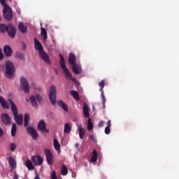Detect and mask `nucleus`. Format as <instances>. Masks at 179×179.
<instances>
[{
    "instance_id": "nucleus-18",
    "label": "nucleus",
    "mask_w": 179,
    "mask_h": 179,
    "mask_svg": "<svg viewBox=\"0 0 179 179\" xmlns=\"http://www.w3.org/2000/svg\"><path fill=\"white\" fill-rule=\"evenodd\" d=\"M8 164L11 167L10 171H13L14 169H16V159L13 157H8Z\"/></svg>"
},
{
    "instance_id": "nucleus-28",
    "label": "nucleus",
    "mask_w": 179,
    "mask_h": 179,
    "mask_svg": "<svg viewBox=\"0 0 179 179\" xmlns=\"http://www.w3.org/2000/svg\"><path fill=\"white\" fill-rule=\"evenodd\" d=\"M30 121V116L29 115V114L26 113L24 115V126L26 127H29V122Z\"/></svg>"
},
{
    "instance_id": "nucleus-29",
    "label": "nucleus",
    "mask_w": 179,
    "mask_h": 179,
    "mask_svg": "<svg viewBox=\"0 0 179 179\" xmlns=\"http://www.w3.org/2000/svg\"><path fill=\"white\" fill-rule=\"evenodd\" d=\"M91 162L92 163H96V162H97V150H96V149L93 150V155L91 158Z\"/></svg>"
},
{
    "instance_id": "nucleus-34",
    "label": "nucleus",
    "mask_w": 179,
    "mask_h": 179,
    "mask_svg": "<svg viewBox=\"0 0 179 179\" xmlns=\"http://www.w3.org/2000/svg\"><path fill=\"white\" fill-rule=\"evenodd\" d=\"M54 148L55 150H59L61 149V145H59V142H58V140L57 139L54 140Z\"/></svg>"
},
{
    "instance_id": "nucleus-8",
    "label": "nucleus",
    "mask_w": 179,
    "mask_h": 179,
    "mask_svg": "<svg viewBox=\"0 0 179 179\" xmlns=\"http://www.w3.org/2000/svg\"><path fill=\"white\" fill-rule=\"evenodd\" d=\"M99 85L101 87L100 92H101V99L102 100V104L103 106V108H106V96H104V90H103V89H104V86H106V83H104V80L101 81L99 83Z\"/></svg>"
},
{
    "instance_id": "nucleus-23",
    "label": "nucleus",
    "mask_w": 179,
    "mask_h": 179,
    "mask_svg": "<svg viewBox=\"0 0 179 179\" xmlns=\"http://www.w3.org/2000/svg\"><path fill=\"white\" fill-rule=\"evenodd\" d=\"M57 104L59 106V107H62V108H63V110H64L66 112L68 111V105L64 103L62 100L57 101Z\"/></svg>"
},
{
    "instance_id": "nucleus-20",
    "label": "nucleus",
    "mask_w": 179,
    "mask_h": 179,
    "mask_svg": "<svg viewBox=\"0 0 179 179\" xmlns=\"http://www.w3.org/2000/svg\"><path fill=\"white\" fill-rule=\"evenodd\" d=\"M78 128L79 131L80 139H83L85 138V135H86V130H85V128L82 127V124L78 125Z\"/></svg>"
},
{
    "instance_id": "nucleus-31",
    "label": "nucleus",
    "mask_w": 179,
    "mask_h": 179,
    "mask_svg": "<svg viewBox=\"0 0 179 179\" xmlns=\"http://www.w3.org/2000/svg\"><path fill=\"white\" fill-rule=\"evenodd\" d=\"M61 174L62 176H66L68 174V168L65 165L62 166Z\"/></svg>"
},
{
    "instance_id": "nucleus-7",
    "label": "nucleus",
    "mask_w": 179,
    "mask_h": 179,
    "mask_svg": "<svg viewBox=\"0 0 179 179\" xmlns=\"http://www.w3.org/2000/svg\"><path fill=\"white\" fill-rule=\"evenodd\" d=\"M20 83L22 90H23L24 93H29L30 86L29 85V82H27V80L22 77L20 79Z\"/></svg>"
},
{
    "instance_id": "nucleus-36",
    "label": "nucleus",
    "mask_w": 179,
    "mask_h": 179,
    "mask_svg": "<svg viewBox=\"0 0 179 179\" xmlns=\"http://www.w3.org/2000/svg\"><path fill=\"white\" fill-rule=\"evenodd\" d=\"M15 57L16 58H20V59H24V54L21 52H17Z\"/></svg>"
},
{
    "instance_id": "nucleus-32",
    "label": "nucleus",
    "mask_w": 179,
    "mask_h": 179,
    "mask_svg": "<svg viewBox=\"0 0 179 179\" xmlns=\"http://www.w3.org/2000/svg\"><path fill=\"white\" fill-rule=\"evenodd\" d=\"M0 31L1 33H5V31H8V26H6L5 24H1Z\"/></svg>"
},
{
    "instance_id": "nucleus-15",
    "label": "nucleus",
    "mask_w": 179,
    "mask_h": 179,
    "mask_svg": "<svg viewBox=\"0 0 179 179\" xmlns=\"http://www.w3.org/2000/svg\"><path fill=\"white\" fill-rule=\"evenodd\" d=\"M1 121L3 123L4 125H10V117H9V115L6 113H3L1 115Z\"/></svg>"
},
{
    "instance_id": "nucleus-27",
    "label": "nucleus",
    "mask_w": 179,
    "mask_h": 179,
    "mask_svg": "<svg viewBox=\"0 0 179 179\" xmlns=\"http://www.w3.org/2000/svg\"><path fill=\"white\" fill-rule=\"evenodd\" d=\"M71 131H72V127H71V124H69V123H66L64 124V134H69Z\"/></svg>"
},
{
    "instance_id": "nucleus-2",
    "label": "nucleus",
    "mask_w": 179,
    "mask_h": 179,
    "mask_svg": "<svg viewBox=\"0 0 179 179\" xmlns=\"http://www.w3.org/2000/svg\"><path fill=\"white\" fill-rule=\"evenodd\" d=\"M10 105L11 106L12 113L14 115V120L17 125H23V115L17 114V107L13 103L12 99L8 100Z\"/></svg>"
},
{
    "instance_id": "nucleus-21",
    "label": "nucleus",
    "mask_w": 179,
    "mask_h": 179,
    "mask_svg": "<svg viewBox=\"0 0 179 179\" xmlns=\"http://www.w3.org/2000/svg\"><path fill=\"white\" fill-rule=\"evenodd\" d=\"M69 62L71 64V66L76 64V56L73 53H70L69 57Z\"/></svg>"
},
{
    "instance_id": "nucleus-4",
    "label": "nucleus",
    "mask_w": 179,
    "mask_h": 179,
    "mask_svg": "<svg viewBox=\"0 0 179 179\" xmlns=\"http://www.w3.org/2000/svg\"><path fill=\"white\" fill-rule=\"evenodd\" d=\"M49 99L52 106L57 104V88L55 85H52L49 89Z\"/></svg>"
},
{
    "instance_id": "nucleus-1",
    "label": "nucleus",
    "mask_w": 179,
    "mask_h": 179,
    "mask_svg": "<svg viewBox=\"0 0 179 179\" xmlns=\"http://www.w3.org/2000/svg\"><path fill=\"white\" fill-rule=\"evenodd\" d=\"M60 58V66L64 71V73L65 74L66 77L69 79L70 80H72L73 83H78V80L76 78L72 77V74L69 71V69L66 68V64L65 63V58H64V56L61 54L59 55Z\"/></svg>"
},
{
    "instance_id": "nucleus-48",
    "label": "nucleus",
    "mask_w": 179,
    "mask_h": 179,
    "mask_svg": "<svg viewBox=\"0 0 179 179\" xmlns=\"http://www.w3.org/2000/svg\"><path fill=\"white\" fill-rule=\"evenodd\" d=\"M76 149H79V143L76 144Z\"/></svg>"
},
{
    "instance_id": "nucleus-40",
    "label": "nucleus",
    "mask_w": 179,
    "mask_h": 179,
    "mask_svg": "<svg viewBox=\"0 0 179 179\" xmlns=\"http://www.w3.org/2000/svg\"><path fill=\"white\" fill-rule=\"evenodd\" d=\"M52 179H58V178H57V173H55V171L52 172Z\"/></svg>"
},
{
    "instance_id": "nucleus-35",
    "label": "nucleus",
    "mask_w": 179,
    "mask_h": 179,
    "mask_svg": "<svg viewBox=\"0 0 179 179\" xmlns=\"http://www.w3.org/2000/svg\"><path fill=\"white\" fill-rule=\"evenodd\" d=\"M30 101L33 107H37V102L36 101V96H32L30 97Z\"/></svg>"
},
{
    "instance_id": "nucleus-51",
    "label": "nucleus",
    "mask_w": 179,
    "mask_h": 179,
    "mask_svg": "<svg viewBox=\"0 0 179 179\" xmlns=\"http://www.w3.org/2000/svg\"><path fill=\"white\" fill-rule=\"evenodd\" d=\"M0 92H1V88H0Z\"/></svg>"
},
{
    "instance_id": "nucleus-39",
    "label": "nucleus",
    "mask_w": 179,
    "mask_h": 179,
    "mask_svg": "<svg viewBox=\"0 0 179 179\" xmlns=\"http://www.w3.org/2000/svg\"><path fill=\"white\" fill-rule=\"evenodd\" d=\"M111 132V130H110V127H106L105 128V134H106V135H110V133Z\"/></svg>"
},
{
    "instance_id": "nucleus-44",
    "label": "nucleus",
    "mask_w": 179,
    "mask_h": 179,
    "mask_svg": "<svg viewBox=\"0 0 179 179\" xmlns=\"http://www.w3.org/2000/svg\"><path fill=\"white\" fill-rule=\"evenodd\" d=\"M89 139H90V141H92L93 142L96 141V139L94 138V136L92 134L89 136Z\"/></svg>"
},
{
    "instance_id": "nucleus-9",
    "label": "nucleus",
    "mask_w": 179,
    "mask_h": 179,
    "mask_svg": "<svg viewBox=\"0 0 179 179\" xmlns=\"http://www.w3.org/2000/svg\"><path fill=\"white\" fill-rule=\"evenodd\" d=\"M44 152L46 156L48 164H49V166H51V164L54 163V155H52V152H51L49 149H45Z\"/></svg>"
},
{
    "instance_id": "nucleus-19",
    "label": "nucleus",
    "mask_w": 179,
    "mask_h": 179,
    "mask_svg": "<svg viewBox=\"0 0 179 179\" xmlns=\"http://www.w3.org/2000/svg\"><path fill=\"white\" fill-rule=\"evenodd\" d=\"M3 52L5 57H11L13 51L12 50V48L9 45H5L3 47Z\"/></svg>"
},
{
    "instance_id": "nucleus-25",
    "label": "nucleus",
    "mask_w": 179,
    "mask_h": 179,
    "mask_svg": "<svg viewBox=\"0 0 179 179\" xmlns=\"http://www.w3.org/2000/svg\"><path fill=\"white\" fill-rule=\"evenodd\" d=\"M26 167L28 170H34V165H33V162L30 159H27Z\"/></svg>"
},
{
    "instance_id": "nucleus-10",
    "label": "nucleus",
    "mask_w": 179,
    "mask_h": 179,
    "mask_svg": "<svg viewBox=\"0 0 179 179\" xmlns=\"http://www.w3.org/2000/svg\"><path fill=\"white\" fill-rule=\"evenodd\" d=\"M27 131L29 134V135L31 136V138L34 141H37L38 138V133H37V131L34 129L32 127H28L27 128Z\"/></svg>"
},
{
    "instance_id": "nucleus-52",
    "label": "nucleus",
    "mask_w": 179,
    "mask_h": 179,
    "mask_svg": "<svg viewBox=\"0 0 179 179\" xmlns=\"http://www.w3.org/2000/svg\"><path fill=\"white\" fill-rule=\"evenodd\" d=\"M10 1H12V0H10Z\"/></svg>"
},
{
    "instance_id": "nucleus-42",
    "label": "nucleus",
    "mask_w": 179,
    "mask_h": 179,
    "mask_svg": "<svg viewBox=\"0 0 179 179\" xmlns=\"http://www.w3.org/2000/svg\"><path fill=\"white\" fill-rule=\"evenodd\" d=\"M3 59V53H2V49L0 48V61H2Z\"/></svg>"
},
{
    "instance_id": "nucleus-41",
    "label": "nucleus",
    "mask_w": 179,
    "mask_h": 179,
    "mask_svg": "<svg viewBox=\"0 0 179 179\" xmlns=\"http://www.w3.org/2000/svg\"><path fill=\"white\" fill-rule=\"evenodd\" d=\"M1 4L5 8V6H8V5L6 3V0H0Z\"/></svg>"
},
{
    "instance_id": "nucleus-46",
    "label": "nucleus",
    "mask_w": 179,
    "mask_h": 179,
    "mask_svg": "<svg viewBox=\"0 0 179 179\" xmlns=\"http://www.w3.org/2000/svg\"><path fill=\"white\" fill-rule=\"evenodd\" d=\"M13 179H19V176L17 175V173H15V174L14 175V177H13Z\"/></svg>"
},
{
    "instance_id": "nucleus-43",
    "label": "nucleus",
    "mask_w": 179,
    "mask_h": 179,
    "mask_svg": "<svg viewBox=\"0 0 179 179\" xmlns=\"http://www.w3.org/2000/svg\"><path fill=\"white\" fill-rule=\"evenodd\" d=\"M98 127L99 128H101L102 127H104V122L103 121H101L99 122V124H98Z\"/></svg>"
},
{
    "instance_id": "nucleus-11",
    "label": "nucleus",
    "mask_w": 179,
    "mask_h": 179,
    "mask_svg": "<svg viewBox=\"0 0 179 179\" xmlns=\"http://www.w3.org/2000/svg\"><path fill=\"white\" fill-rule=\"evenodd\" d=\"M39 57H41V59L45 62L48 65H51V60L50 59V57L44 50L39 52Z\"/></svg>"
},
{
    "instance_id": "nucleus-49",
    "label": "nucleus",
    "mask_w": 179,
    "mask_h": 179,
    "mask_svg": "<svg viewBox=\"0 0 179 179\" xmlns=\"http://www.w3.org/2000/svg\"><path fill=\"white\" fill-rule=\"evenodd\" d=\"M17 13L19 14V15H20V10L19 9V10H17Z\"/></svg>"
},
{
    "instance_id": "nucleus-12",
    "label": "nucleus",
    "mask_w": 179,
    "mask_h": 179,
    "mask_svg": "<svg viewBox=\"0 0 179 179\" xmlns=\"http://www.w3.org/2000/svg\"><path fill=\"white\" fill-rule=\"evenodd\" d=\"M38 129L41 131V132H49V131L47 129V124H45V122L43 120H41L38 122Z\"/></svg>"
},
{
    "instance_id": "nucleus-6",
    "label": "nucleus",
    "mask_w": 179,
    "mask_h": 179,
    "mask_svg": "<svg viewBox=\"0 0 179 179\" xmlns=\"http://www.w3.org/2000/svg\"><path fill=\"white\" fill-rule=\"evenodd\" d=\"M3 13L6 20H8V22L12 20V17H13V13H12V8H10V7L8 6L3 7Z\"/></svg>"
},
{
    "instance_id": "nucleus-17",
    "label": "nucleus",
    "mask_w": 179,
    "mask_h": 179,
    "mask_svg": "<svg viewBox=\"0 0 179 179\" xmlns=\"http://www.w3.org/2000/svg\"><path fill=\"white\" fill-rule=\"evenodd\" d=\"M72 71L75 75H80V73H82V66L80 65H78V64H76L73 66H71Z\"/></svg>"
},
{
    "instance_id": "nucleus-22",
    "label": "nucleus",
    "mask_w": 179,
    "mask_h": 179,
    "mask_svg": "<svg viewBox=\"0 0 179 179\" xmlns=\"http://www.w3.org/2000/svg\"><path fill=\"white\" fill-rule=\"evenodd\" d=\"M18 29L21 33H27V27L23 22H19Z\"/></svg>"
},
{
    "instance_id": "nucleus-33",
    "label": "nucleus",
    "mask_w": 179,
    "mask_h": 179,
    "mask_svg": "<svg viewBox=\"0 0 179 179\" xmlns=\"http://www.w3.org/2000/svg\"><path fill=\"white\" fill-rule=\"evenodd\" d=\"M70 93L76 100H80L79 93H78V92L73 90L71 91Z\"/></svg>"
},
{
    "instance_id": "nucleus-16",
    "label": "nucleus",
    "mask_w": 179,
    "mask_h": 179,
    "mask_svg": "<svg viewBox=\"0 0 179 179\" xmlns=\"http://www.w3.org/2000/svg\"><path fill=\"white\" fill-rule=\"evenodd\" d=\"M34 47H35V50L38 51V52H41V51H44V48L43 47V45L36 38H34Z\"/></svg>"
},
{
    "instance_id": "nucleus-47",
    "label": "nucleus",
    "mask_w": 179,
    "mask_h": 179,
    "mask_svg": "<svg viewBox=\"0 0 179 179\" xmlns=\"http://www.w3.org/2000/svg\"><path fill=\"white\" fill-rule=\"evenodd\" d=\"M2 135H3V131L0 127V136H2Z\"/></svg>"
},
{
    "instance_id": "nucleus-38",
    "label": "nucleus",
    "mask_w": 179,
    "mask_h": 179,
    "mask_svg": "<svg viewBox=\"0 0 179 179\" xmlns=\"http://www.w3.org/2000/svg\"><path fill=\"white\" fill-rule=\"evenodd\" d=\"M36 99L37 101H38V103H41V100H43V97L40 94H36Z\"/></svg>"
},
{
    "instance_id": "nucleus-50",
    "label": "nucleus",
    "mask_w": 179,
    "mask_h": 179,
    "mask_svg": "<svg viewBox=\"0 0 179 179\" xmlns=\"http://www.w3.org/2000/svg\"><path fill=\"white\" fill-rule=\"evenodd\" d=\"M73 121H74V122H76V119H74Z\"/></svg>"
},
{
    "instance_id": "nucleus-37",
    "label": "nucleus",
    "mask_w": 179,
    "mask_h": 179,
    "mask_svg": "<svg viewBox=\"0 0 179 179\" xmlns=\"http://www.w3.org/2000/svg\"><path fill=\"white\" fill-rule=\"evenodd\" d=\"M10 150H11V152H15V150H16V144L15 143H11L10 144Z\"/></svg>"
},
{
    "instance_id": "nucleus-5",
    "label": "nucleus",
    "mask_w": 179,
    "mask_h": 179,
    "mask_svg": "<svg viewBox=\"0 0 179 179\" xmlns=\"http://www.w3.org/2000/svg\"><path fill=\"white\" fill-rule=\"evenodd\" d=\"M83 113L85 117L88 118L87 129L88 131H92L93 129V122H92L90 114L89 113V106H87L86 103H85L83 106Z\"/></svg>"
},
{
    "instance_id": "nucleus-24",
    "label": "nucleus",
    "mask_w": 179,
    "mask_h": 179,
    "mask_svg": "<svg viewBox=\"0 0 179 179\" xmlns=\"http://www.w3.org/2000/svg\"><path fill=\"white\" fill-rule=\"evenodd\" d=\"M0 104L3 107V108L8 109L9 105L7 103L6 101H5V99L3 97L0 96Z\"/></svg>"
},
{
    "instance_id": "nucleus-45",
    "label": "nucleus",
    "mask_w": 179,
    "mask_h": 179,
    "mask_svg": "<svg viewBox=\"0 0 179 179\" xmlns=\"http://www.w3.org/2000/svg\"><path fill=\"white\" fill-rule=\"evenodd\" d=\"M106 127L111 128V120L108 121Z\"/></svg>"
},
{
    "instance_id": "nucleus-30",
    "label": "nucleus",
    "mask_w": 179,
    "mask_h": 179,
    "mask_svg": "<svg viewBox=\"0 0 179 179\" xmlns=\"http://www.w3.org/2000/svg\"><path fill=\"white\" fill-rule=\"evenodd\" d=\"M17 127L15 123H13L11 128V136H15Z\"/></svg>"
},
{
    "instance_id": "nucleus-3",
    "label": "nucleus",
    "mask_w": 179,
    "mask_h": 179,
    "mask_svg": "<svg viewBox=\"0 0 179 179\" xmlns=\"http://www.w3.org/2000/svg\"><path fill=\"white\" fill-rule=\"evenodd\" d=\"M15 65L10 61L6 62V76L8 79L15 78Z\"/></svg>"
},
{
    "instance_id": "nucleus-13",
    "label": "nucleus",
    "mask_w": 179,
    "mask_h": 179,
    "mask_svg": "<svg viewBox=\"0 0 179 179\" xmlns=\"http://www.w3.org/2000/svg\"><path fill=\"white\" fill-rule=\"evenodd\" d=\"M7 33L11 37V38H14L15 36H16V28H15V27H13L12 24H8Z\"/></svg>"
},
{
    "instance_id": "nucleus-14",
    "label": "nucleus",
    "mask_w": 179,
    "mask_h": 179,
    "mask_svg": "<svg viewBox=\"0 0 179 179\" xmlns=\"http://www.w3.org/2000/svg\"><path fill=\"white\" fill-rule=\"evenodd\" d=\"M31 161L33 162L34 164H35V166H41L43 162V157L40 156H33L31 157Z\"/></svg>"
},
{
    "instance_id": "nucleus-26",
    "label": "nucleus",
    "mask_w": 179,
    "mask_h": 179,
    "mask_svg": "<svg viewBox=\"0 0 179 179\" xmlns=\"http://www.w3.org/2000/svg\"><path fill=\"white\" fill-rule=\"evenodd\" d=\"M41 30V36L44 40V41H45L48 38L47 30H45V29H44L43 27H42Z\"/></svg>"
}]
</instances>
